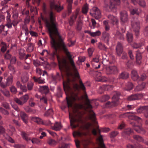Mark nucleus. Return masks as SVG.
Listing matches in <instances>:
<instances>
[{"instance_id": "obj_11", "label": "nucleus", "mask_w": 148, "mask_h": 148, "mask_svg": "<svg viewBox=\"0 0 148 148\" xmlns=\"http://www.w3.org/2000/svg\"><path fill=\"white\" fill-rule=\"evenodd\" d=\"M96 80L97 81L101 82H106L108 81H110L112 82L113 83H115L116 82V79L114 77H112L108 79L105 76L99 75L97 77Z\"/></svg>"}, {"instance_id": "obj_27", "label": "nucleus", "mask_w": 148, "mask_h": 148, "mask_svg": "<svg viewBox=\"0 0 148 148\" xmlns=\"http://www.w3.org/2000/svg\"><path fill=\"white\" fill-rule=\"evenodd\" d=\"M7 16L6 17L7 24L5 25V26L9 28H11V20L10 19L11 15L8 12H7Z\"/></svg>"}, {"instance_id": "obj_38", "label": "nucleus", "mask_w": 148, "mask_h": 148, "mask_svg": "<svg viewBox=\"0 0 148 148\" xmlns=\"http://www.w3.org/2000/svg\"><path fill=\"white\" fill-rule=\"evenodd\" d=\"M28 47L27 49V51L28 52H32L34 49V44L33 43H29L27 45Z\"/></svg>"}, {"instance_id": "obj_10", "label": "nucleus", "mask_w": 148, "mask_h": 148, "mask_svg": "<svg viewBox=\"0 0 148 148\" xmlns=\"http://www.w3.org/2000/svg\"><path fill=\"white\" fill-rule=\"evenodd\" d=\"M29 98L28 95L26 94L21 97L20 99L15 98L14 101L18 104L22 106L27 102Z\"/></svg>"}, {"instance_id": "obj_14", "label": "nucleus", "mask_w": 148, "mask_h": 148, "mask_svg": "<svg viewBox=\"0 0 148 148\" xmlns=\"http://www.w3.org/2000/svg\"><path fill=\"white\" fill-rule=\"evenodd\" d=\"M97 131L99 135V137L97 138V141L99 143V145L100 148H106L103 140L102 136L100 134V130L99 129L97 130Z\"/></svg>"}, {"instance_id": "obj_28", "label": "nucleus", "mask_w": 148, "mask_h": 148, "mask_svg": "<svg viewBox=\"0 0 148 148\" xmlns=\"http://www.w3.org/2000/svg\"><path fill=\"white\" fill-rule=\"evenodd\" d=\"M130 11L131 14L132 15L136 14L139 15L141 12L140 9L138 8H132L130 9Z\"/></svg>"}, {"instance_id": "obj_34", "label": "nucleus", "mask_w": 148, "mask_h": 148, "mask_svg": "<svg viewBox=\"0 0 148 148\" xmlns=\"http://www.w3.org/2000/svg\"><path fill=\"white\" fill-rule=\"evenodd\" d=\"M62 126L60 123L56 122L53 126L52 127L53 129L56 131H59L62 128Z\"/></svg>"}, {"instance_id": "obj_13", "label": "nucleus", "mask_w": 148, "mask_h": 148, "mask_svg": "<svg viewBox=\"0 0 148 148\" xmlns=\"http://www.w3.org/2000/svg\"><path fill=\"white\" fill-rule=\"evenodd\" d=\"M130 124L134 127V129L138 133H145V130L141 127L135 124V121H133L130 122Z\"/></svg>"}, {"instance_id": "obj_19", "label": "nucleus", "mask_w": 148, "mask_h": 148, "mask_svg": "<svg viewBox=\"0 0 148 148\" xmlns=\"http://www.w3.org/2000/svg\"><path fill=\"white\" fill-rule=\"evenodd\" d=\"M50 7L51 10L54 9L58 12H60L63 9V7L61 6L55 4L53 2H51L50 3Z\"/></svg>"}, {"instance_id": "obj_17", "label": "nucleus", "mask_w": 148, "mask_h": 148, "mask_svg": "<svg viewBox=\"0 0 148 148\" xmlns=\"http://www.w3.org/2000/svg\"><path fill=\"white\" fill-rule=\"evenodd\" d=\"M113 86H112L109 85H104L100 87V88L99 90V93H102L103 90H109L113 89Z\"/></svg>"}, {"instance_id": "obj_40", "label": "nucleus", "mask_w": 148, "mask_h": 148, "mask_svg": "<svg viewBox=\"0 0 148 148\" xmlns=\"http://www.w3.org/2000/svg\"><path fill=\"white\" fill-rule=\"evenodd\" d=\"M88 34H90L92 36H99L101 34V32L99 31H98L95 32H91L90 31H88Z\"/></svg>"}, {"instance_id": "obj_37", "label": "nucleus", "mask_w": 148, "mask_h": 148, "mask_svg": "<svg viewBox=\"0 0 148 148\" xmlns=\"http://www.w3.org/2000/svg\"><path fill=\"white\" fill-rule=\"evenodd\" d=\"M126 87L125 88V90L129 91L132 89L133 87V84L130 82H128L126 85Z\"/></svg>"}, {"instance_id": "obj_24", "label": "nucleus", "mask_w": 148, "mask_h": 148, "mask_svg": "<svg viewBox=\"0 0 148 148\" xmlns=\"http://www.w3.org/2000/svg\"><path fill=\"white\" fill-rule=\"evenodd\" d=\"M102 39L107 44H108L109 40V34L106 31L104 32L102 34Z\"/></svg>"}, {"instance_id": "obj_56", "label": "nucleus", "mask_w": 148, "mask_h": 148, "mask_svg": "<svg viewBox=\"0 0 148 148\" xmlns=\"http://www.w3.org/2000/svg\"><path fill=\"white\" fill-rule=\"evenodd\" d=\"M10 50H8L5 54L4 57L5 58L6 60H9L11 58V55L9 53Z\"/></svg>"}, {"instance_id": "obj_18", "label": "nucleus", "mask_w": 148, "mask_h": 148, "mask_svg": "<svg viewBox=\"0 0 148 148\" xmlns=\"http://www.w3.org/2000/svg\"><path fill=\"white\" fill-rule=\"evenodd\" d=\"M116 50L117 55L119 56L123 52V47L122 45L120 42H118L116 46Z\"/></svg>"}, {"instance_id": "obj_55", "label": "nucleus", "mask_w": 148, "mask_h": 148, "mask_svg": "<svg viewBox=\"0 0 148 148\" xmlns=\"http://www.w3.org/2000/svg\"><path fill=\"white\" fill-rule=\"evenodd\" d=\"M82 25V21L80 20L78 21L76 28L79 31L81 29Z\"/></svg>"}, {"instance_id": "obj_21", "label": "nucleus", "mask_w": 148, "mask_h": 148, "mask_svg": "<svg viewBox=\"0 0 148 148\" xmlns=\"http://www.w3.org/2000/svg\"><path fill=\"white\" fill-rule=\"evenodd\" d=\"M108 17L111 23L113 25H117L118 20L116 17L110 14L108 16Z\"/></svg>"}, {"instance_id": "obj_33", "label": "nucleus", "mask_w": 148, "mask_h": 148, "mask_svg": "<svg viewBox=\"0 0 148 148\" xmlns=\"http://www.w3.org/2000/svg\"><path fill=\"white\" fill-rule=\"evenodd\" d=\"M145 84L144 82H142L141 84H139L135 88L134 90L136 92L141 90L145 88Z\"/></svg>"}, {"instance_id": "obj_7", "label": "nucleus", "mask_w": 148, "mask_h": 148, "mask_svg": "<svg viewBox=\"0 0 148 148\" xmlns=\"http://www.w3.org/2000/svg\"><path fill=\"white\" fill-rule=\"evenodd\" d=\"M131 25L133 31L136 36H138L140 29V22L137 20H131Z\"/></svg>"}, {"instance_id": "obj_50", "label": "nucleus", "mask_w": 148, "mask_h": 148, "mask_svg": "<svg viewBox=\"0 0 148 148\" xmlns=\"http://www.w3.org/2000/svg\"><path fill=\"white\" fill-rule=\"evenodd\" d=\"M103 23L104 25L105 30L106 31H108L110 29V27L108 25V22L107 21H104L103 22Z\"/></svg>"}, {"instance_id": "obj_4", "label": "nucleus", "mask_w": 148, "mask_h": 148, "mask_svg": "<svg viewBox=\"0 0 148 148\" xmlns=\"http://www.w3.org/2000/svg\"><path fill=\"white\" fill-rule=\"evenodd\" d=\"M120 4V0H114L113 2L110 1V4L107 1L104 2V7L108 11L115 10L117 8V6Z\"/></svg>"}, {"instance_id": "obj_49", "label": "nucleus", "mask_w": 148, "mask_h": 148, "mask_svg": "<svg viewBox=\"0 0 148 148\" xmlns=\"http://www.w3.org/2000/svg\"><path fill=\"white\" fill-rule=\"evenodd\" d=\"M98 48L101 50H103L104 51H106L107 47L105 46V45L101 42L99 43L98 45Z\"/></svg>"}, {"instance_id": "obj_5", "label": "nucleus", "mask_w": 148, "mask_h": 148, "mask_svg": "<svg viewBox=\"0 0 148 148\" xmlns=\"http://www.w3.org/2000/svg\"><path fill=\"white\" fill-rule=\"evenodd\" d=\"M120 95L119 92H116L112 97V102L108 101L106 103V107H110L112 106H116L118 104V102L119 99V96Z\"/></svg>"}, {"instance_id": "obj_15", "label": "nucleus", "mask_w": 148, "mask_h": 148, "mask_svg": "<svg viewBox=\"0 0 148 148\" xmlns=\"http://www.w3.org/2000/svg\"><path fill=\"white\" fill-rule=\"evenodd\" d=\"M143 96V95L141 93L134 94L129 96L127 99L130 101L137 100L141 99Z\"/></svg>"}, {"instance_id": "obj_6", "label": "nucleus", "mask_w": 148, "mask_h": 148, "mask_svg": "<svg viewBox=\"0 0 148 148\" xmlns=\"http://www.w3.org/2000/svg\"><path fill=\"white\" fill-rule=\"evenodd\" d=\"M127 114L128 118L131 120L137 121L138 122L141 121V119L139 117H138L135 115V113L132 112H127L126 113L121 114L119 115V117L120 118H122L125 117L126 116Z\"/></svg>"}, {"instance_id": "obj_62", "label": "nucleus", "mask_w": 148, "mask_h": 148, "mask_svg": "<svg viewBox=\"0 0 148 148\" xmlns=\"http://www.w3.org/2000/svg\"><path fill=\"white\" fill-rule=\"evenodd\" d=\"M19 58L21 60H23L24 59L25 54L24 51L23 50L20 51L19 52Z\"/></svg>"}, {"instance_id": "obj_23", "label": "nucleus", "mask_w": 148, "mask_h": 148, "mask_svg": "<svg viewBox=\"0 0 148 148\" xmlns=\"http://www.w3.org/2000/svg\"><path fill=\"white\" fill-rule=\"evenodd\" d=\"M137 112L139 113H147L148 112V106H140L137 109Z\"/></svg>"}, {"instance_id": "obj_64", "label": "nucleus", "mask_w": 148, "mask_h": 148, "mask_svg": "<svg viewBox=\"0 0 148 148\" xmlns=\"http://www.w3.org/2000/svg\"><path fill=\"white\" fill-rule=\"evenodd\" d=\"M69 146L68 144L62 143L59 146L58 148H68Z\"/></svg>"}, {"instance_id": "obj_36", "label": "nucleus", "mask_w": 148, "mask_h": 148, "mask_svg": "<svg viewBox=\"0 0 148 148\" xmlns=\"http://www.w3.org/2000/svg\"><path fill=\"white\" fill-rule=\"evenodd\" d=\"M129 76V74L126 72H123L119 75V78L121 79H127Z\"/></svg>"}, {"instance_id": "obj_53", "label": "nucleus", "mask_w": 148, "mask_h": 148, "mask_svg": "<svg viewBox=\"0 0 148 148\" xmlns=\"http://www.w3.org/2000/svg\"><path fill=\"white\" fill-rule=\"evenodd\" d=\"M88 5L87 4H85L82 8V12L84 14L86 13L88 10Z\"/></svg>"}, {"instance_id": "obj_52", "label": "nucleus", "mask_w": 148, "mask_h": 148, "mask_svg": "<svg viewBox=\"0 0 148 148\" xmlns=\"http://www.w3.org/2000/svg\"><path fill=\"white\" fill-rule=\"evenodd\" d=\"M134 106L133 105H128L126 106L123 108V109L125 110H130L134 108Z\"/></svg>"}, {"instance_id": "obj_45", "label": "nucleus", "mask_w": 148, "mask_h": 148, "mask_svg": "<svg viewBox=\"0 0 148 148\" xmlns=\"http://www.w3.org/2000/svg\"><path fill=\"white\" fill-rule=\"evenodd\" d=\"M34 84L32 82H29L27 84V90H31L33 88Z\"/></svg>"}, {"instance_id": "obj_42", "label": "nucleus", "mask_w": 148, "mask_h": 148, "mask_svg": "<svg viewBox=\"0 0 148 148\" xmlns=\"http://www.w3.org/2000/svg\"><path fill=\"white\" fill-rule=\"evenodd\" d=\"M32 120L37 123L40 124L42 123V120L40 118L36 117H33L32 118Z\"/></svg>"}, {"instance_id": "obj_3", "label": "nucleus", "mask_w": 148, "mask_h": 148, "mask_svg": "<svg viewBox=\"0 0 148 148\" xmlns=\"http://www.w3.org/2000/svg\"><path fill=\"white\" fill-rule=\"evenodd\" d=\"M69 118L71 126L72 129L75 128L77 127H79L80 125H82L83 123V121L80 116L77 118H76L73 116L71 115L69 113Z\"/></svg>"}, {"instance_id": "obj_60", "label": "nucleus", "mask_w": 148, "mask_h": 148, "mask_svg": "<svg viewBox=\"0 0 148 148\" xmlns=\"http://www.w3.org/2000/svg\"><path fill=\"white\" fill-rule=\"evenodd\" d=\"M109 98V96L107 95H105L102 97L101 101L102 102H104L108 100Z\"/></svg>"}, {"instance_id": "obj_25", "label": "nucleus", "mask_w": 148, "mask_h": 148, "mask_svg": "<svg viewBox=\"0 0 148 148\" xmlns=\"http://www.w3.org/2000/svg\"><path fill=\"white\" fill-rule=\"evenodd\" d=\"M78 13L76 12L73 14L72 16L70 17V20L69 21V24L70 25H73V23L75 21L77 16L78 15Z\"/></svg>"}, {"instance_id": "obj_46", "label": "nucleus", "mask_w": 148, "mask_h": 148, "mask_svg": "<svg viewBox=\"0 0 148 148\" xmlns=\"http://www.w3.org/2000/svg\"><path fill=\"white\" fill-rule=\"evenodd\" d=\"M12 79L13 76L11 75L9 76L7 78L6 83L8 86L12 84Z\"/></svg>"}, {"instance_id": "obj_16", "label": "nucleus", "mask_w": 148, "mask_h": 148, "mask_svg": "<svg viewBox=\"0 0 148 148\" xmlns=\"http://www.w3.org/2000/svg\"><path fill=\"white\" fill-rule=\"evenodd\" d=\"M120 19L122 22H127L128 20L127 13L125 11H123L120 12Z\"/></svg>"}, {"instance_id": "obj_26", "label": "nucleus", "mask_w": 148, "mask_h": 148, "mask_svg": "<svg viewBox=\"0 0 148 148\" xmlns=\"http://www.w3.org/2000/svg\"><path fill=\"white\" fill-rule=\"evenodd\" d=\"M132 73V79L134 81H138V80H139L140 79L138 75L137 71L135 70H132L131 72Z\"/></svg>"}, {"instance_id": "obj_61", "label": "nucleus", "mask_w": 148, "mask_h": 148, "mask_svg": "<svg viewBox=\"0 0 148 148\" xmlns=\"http://www.w3.org/2000/svg\"><path fill=\"white\" fill-rule=\"evenodd\" d=\"M2 106L7 110L10 109V107L9 104L6 102H3L2 104Z\"/></svg>"}, {"instance_id": "obj_31", "label": "nucleus", "mask_w": 148, "mask_h": 148, "mask_svg": "<svg viewBox=\"0 0 148 148\" xmlns=\"http://www.w3.org/2000/svg\"><path fill=\"white\" fill-rule=\"evenodd\" d=\"M136 58L137 63L138 64H140L141 63V60L142 58L141 54L139 51H136Z\"/></svg>"}, {"instance_id": "obj_9", "label": "nucleus", "mask_w": 148, "mask_h": 148, "mask_svg": "<svg viewBox=\"0 0 148 148\" xmlns=\"http://www.w3.org/2000/svg\"><path fill=\"white\" fill-rule=\"evenodd\" d=\"M91 15L97 19L100 18L101 16V13L99 10L96 7H93L90 12Z\"/></svg>"}, {"instance_id": "obj_58", "label": "nucleus", "mask_w": 148, "mask_h": 148, "mask_svg": "<svg viewBox=\"0 0 148 148\" xmlns=\"http://www.w3.org/2000/svg\"><path fill=\"white\" fill-rule=\"evenodd\" d=\"M47 142L49 145L52 146L55 145L56 144V141L51 139H49Z\"/></svg>"}, {"instance_id": "obj_47", "label": "nucleus", "mask_w": 148, "mask_h": 148, "mask_svg": "<svg viewBox=\"0 0 148 148\" xmlns=\"http://www.w3.org/2000/svg\"><path fill=\"white\" fill-rule=\"evenodd\" d=\"M133 138L136 140L138 142H142L143 141V139L141 136L135 135L133 136Z\"/></svg>"}, {"instance_id": "obj_57", "label": "nucleus", "mask_w": 148, "mask_h": 148, "mask_svg": "<svg viewBox=\"0 0 148 148\" xmlns=\"http://www.w3.org/2000/svg\"><path fill=\"white\" fill-rule=\"evenodd\" d=\"M0 112L5 115H8L9 114V112L7 110L4 109L2 107L0 108Z\"/></svg>"}, {"instance_id": "obj_41", "label": "nucleus", "mask_w": 148, "mask_h": 148, "mask_svg": "<svg viewBox=\"0 0 148 148\" xmlns=\"http://www.w3.org/2000/svg\"><path fill=\"white\" fill-rule=\"evenodd\" d=\"M21 135L23 138L26 140L28 141L30 140V138L28 137V135L25 132H22Z\"/></svg>"}, {"instance_id": "obj_63", "label": "nucleus", "mask_w": 148, "mask_h": 148, "mask_svg": "<svg viewBox=\"0 0 148 148\" xmlns=\"http://www.w3.org/2000/svg\"><path fill=\"white\" fill-rule=\"evenodd\" d=\"M11 92L13 94H15L17 92V89L14 86H12L10 88Z\"/></svg>"}, {"instance_id": "obj_39", "label": "nucleus", "mask_w": 148, "mask_h": 148, "mask_svg": "<svg viewBox=\"0 0 148 148\" xmlns=\"http://www.w3.org/2000/svg\"><path fill=\"white\" fill-rule=\"evenodd\" d=\"M33 79L35 82H38L39 84H44L45 83L44 79H41L40 77L37 78L34 77Z\"/></svg>"}, {"instance_id": "obj_29", "label": "nucleus", "mask_w": 148, "mask_h": 148, "mask_svg": "<svg viewBox=\"0 0 148 148\" xmlns=\"http://www.w3.org/2000/svg\"><path fill=\"white\" fill-rule=\"evenodd\" d=\"M133 132V130L130 128H128L124 130L122 133V136L125 137H127V136L129 135Z\"/></svg>"}, {"instance_id": "obj_35", "label": "nucleus", "mask_w": 148, "mask_h": 148, "mask_svg": "<svg viewBox=\"0 0 148 148\" xmlns=\"http://www.w3.org/2000/svg\"><path fill=\"white\" fill-rule=\"evenodd\" d=\"M126 38L129 42H131L133 40V36L132 34L127 32L126 34Z\"/></svg>"}, {"instance_id": "obj_59", "label": "nucleus", "mask_w": 148, "mask_h": 148, "mask_svg": "<svg viewBox=\"0 0 148 148\" xmlns=\"http://www.w3.org/2000/svg\"><path fill=\"white\" fill-rule=\"evenodd\" d=\"M28 77L27 75L23 76L21 77V82L23 83H25L28 81Z\"/></svg>"}, {"instance_id": "obj_43", "label": "nucleus", "mask_w": 148, "mask_h": 148, "mask_svg": "<svg viewBox=\"0 0 148 148\" xmlns=\"http://www.w3.org/2000/svg\"><path fill=\"white\" fill-rule=\"evenodd\" d=\"M0 91L1 92L7 97H9L10 96V92L9 91L5 89H1Z\"/></svg>"}, {"instance_id": "obj_22", "label": "nucleus", "mask_w": 148, "mask_h": 148, "mask_svg": "<svg viewBox=\"0 0 148 148\" xmlns=\"http://www.w3.org/2000/svg\"><path fill=\"white\" fill-rule=\"evenodd\" d=\"M39 91L41 93L46 95L49 92V89L47 86H40Z\"/></svg>"}, {"instance_id": "obj_2", "label": "nucleus", "mask_w": 148, "mask_h": 148, "mask_svg": "<svg viewBox=\"0 0 148 148\" xmlns=\"http://www.w3.org/2000/svg\"><path fill=\"white\" fill-rule=\"evenodd\" d=\"M79 86L76 83L75 80L67 78L63 82L64 89L66 95V97L68 107L72 108L73 104L77 101L79 100L78 92L80 88L84 92V98L86 102L87 108L90 109L88 110L89 119L93 122L95 121V114L91 109L92 106L90 104V101L86 92V88L81 81H79Z\"/></svg>"}, {"instance_id": "obj_30", "label": "nucleus", "mask_w": 148, "mask_h": 148, "mask_svg": "<svg viewBox=\"0 0 148 148\" xmlns=\"http://www.w3.org/2000/svg\"><path fill=\"white\" fill-rule=\"evenodd\" d=\"M18 88H19L22 91L26 92L27 91V88L25 85H22L19 81H17L16 84Z\"/></svg>"}, {"instance_id": "obj_20", "label": "nucleus", "mask_w": 148, "mask_h": 148, "mask_svg": "<svg viewBox=\"0 0 148 148\" xmlns=\"http://www.w3.org/2000/svg\"><path fill=\"white\" fill-rule=\"evenodd\" d=\"M132 2L134 5L138 4L140 6L144 7L146 5V4L144 0H131Z\"/></svg>"}, {"instance_id": "obj_51", "label": "nucleus", "mask_w": 148, "mask_h": 148, "mask_svg": "<svg viewBox=\"0 0 148 148\" xmlns=\"http://www.w3.org/2000/svg\"><path fill=\"white\" fill-rule=\"evenodd\" d=\"M1 50L2 52H4L7 49V45L6 44L3 42H2L1 43Z\"/></svg>"}, {"instance_id": "obj_8", "label": "nucleus", "mask_w": 148, "mask_h": 148, "mask_svg": "<svg viewBox=\"0 0 148 148\" xmlns=\"http://www.w3.org/2000/svg\"><path fill=\"white\" fill-rule=\"evenodd\" d=\"M106 72L108 75H116L119 72V70L115 66H111L106 68Z\"/></svg>"}, {"instance_id": "obj_48", "label": "nucleus", "mask_w": 148, "mask_h": 148, "mask_svg": "<svg viewBox=\"0 0 148 148\" xmlns=\"http://www.w3.org/2000/svg\"><path fill=\"white\" fill-rule=\"evenodd\" d=\"M53 114V111L51 109H49L44 114L45 116H51Z\"/></svg>"}, {"instance_id": "obj_54", "label": "nucleus", "mask_w": 148, "mask_h": 148, "mask_svg": "<svg viewBox=\"0 0 148 148\" xmlns=\"http://www.w3.org/2000/svg\"><path fill=\"white\" fill-rule=\"evenodd\" d=\"M82 135V133L79 131H74L73 133V135L74 137L76 136L81 137Z\"/></svg>"}, {"instance_id": "obj_32", "label": "nucleus", "mask_w": 148, "mask_h": 148, "mask_svg": "<svg viewBox=\"0 0 148 148\" xmlns=\"http://www.w3.org/2000/svg\"><path fill=\"white\" fill-rule=\"evenodd\" d=\"M20 114L23 121L25 123L27 124V114L23 112H20Z\"/></svg>"}, {"instance_id": "obj_1", "label": "nucleus", "mask_w": 148, "mask_h": 148, "mask_svg": "<svg viewBox=\"0 0 148 148\" xmlns=\"http://www.w3.org/2000/svg\"><path fill=\"white\" fill-rule=\"evenodd\" d=\"M50 21L47 18L42 17L47 27L48 32L51 39V43L54 51L51 54V58L52 60L57 57L59 63V69L62 73H64L67 74L69 73L70 67L66 59L64 58H61L58 54L57 51L60 48L65 53L70 61L71 64L74 69L75 66L72 56L66 46L61 36L60 35L58 31V24L55 21L53 12L51 11L49 14Z\"/></svg>"}, {"instance_id": "obj_12", "label": "nucleus", "mask_w": 148, "mask_h": 148, "mask_svg": "<svg viewBox=\"0 0 148 148\" xmlns=\"http://www.w3.org/2000/svg\"><path fill=\"white\" fill-rule=\"evenodd\" d=\"M99 56L97 55L93 58L91 61V64L95 69H98L100 67V64L99 62Z\"/></svg>"}, {"instance_id": "obj_44", "label": "nucleus", "mask_w": 148, "mask_h": 148, "mask_svg": "<svg viewBox=\"0 0 148 148\" xmlns=\"http://www.w3.org/2000/svg\"><path fill=\"white\" fill-rule=\"evenodd\" d=\"M33 144L40 145L41 143V140L39 139L36 138H34L30 140Z\"/></svg>"}]
</instances>
